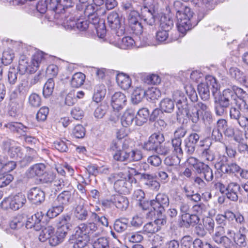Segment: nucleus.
Instances as JSON below:
<instances>
[{"label":"nucleus","mask_w":248,"mask_h":248,"mask_svg":"<svg viewBox=\"0 0 248 248\" xmlns=\"http://www.w3.org/2000/svg\"><path fill=\"white\" fill-rule=\"evenodd\" d=\"M114 160L119 162L138 161L142 158L140 151L129 148L128 142L125 139L117 138L110 145Z\"/></svg>","instance_id":"nucleus-1"},{"label":"nucleus","mask_w":248,"mask_h":248,"mask_svg":"<svg viewBox=\"0 0 248 248\" xmlns=\"http://www.w3.org/2000/svg\"><path fill=\"white\" fill-rule=\"evenodd\" d=\"M66 234L67 232L65 230L58 228L55 232L53 227L48 226L42 230L39 236V239L43 242L48 240L51 246H56L63 241Z\"/></svg>","instance_id":"nucleus-2"},{"label":"nucleus","mask_w":248,"mask_h":248,"mask_svg":"<svg viewBox=\"0 0 248 248\" xmlns=\"http://www.w3.org/2000/svg\"><path fill=\"white\" fill-rule=\"evenodd\" d=\"M176 16L177 19L178 30L185 34L192 28L191 18L193 16V12L189 7L185 6L177 11Z\"/></svg>","instance_id":"nucleus-3"},{"label":"nucleus","mask_w":248,"mask_h":248,"mask_svg":"<svg viewBox=\"0 0 248 248\" xmlns=\"http://www.w3.org/2000/svg\"><path fill=\"white\" fill-rule=\"evenodd\" d=\"M156 2L154 0H143L141 6V18L149 25L155 22L154 13Z\"/></svg>","instance_id":"nucleus-4"},{"label":"nucleus","mask_w":248,"mask_h":248,"mask_svg":"<svg viewBox=\"0 0 248 248\" xmlns=\"http://www.w3.org/2000/svg\"><path fill=\"white\" fill-rule=\"evenodd\" d=\"M13 142L10 139L3 140L1 143V148L11 158L20 160L23 155L22 150L20 147L13 146Z\"/></svg>","instance_id":"nucleus-5"},{"label":"nucleus","mask_w":248,"mask_h":248,"mask_svg":"<svg viewBox=\"0 0 248 248\" xmlns=\"http://www.w3.org/2000/svg\"><path fill=\"white\" fill-rule=\"evenodd\" d=\"M4 126L9 129L12 132L24 135L26 142L31 144L35 143L36 141L35 138L25 135V134L29 132L30 128L22 124L17 122H11L5 124Z\"/></svg>","instance_id":"nucleus-6"},{"label":"nucleus","mask_w":248,"mask_h":248,"mask_svg":"<svg viewBox=\"0 0 248 248\" xmlns=\"http://www.w3.org/2000/svg\"><path fill=\"white\" fill-rule=\"evenodd\" d=\"M164 137L159 133H154L149 138L148 140L143 145L144 150L149 151H155L158 146L164 141Z\"/></svg>","instance_id":"nucleus-7"},{"label":"nucleus","mask_w":248,"mask_h":248,"mask_svg":"<svg viewBox=\"0 0 248 248\" xmlns=\"http://www.w3.org/2000/svg\"><path fill=\"white\" fill-rule=\"evenodd\" d=\"M141 17V14L136 10L131 11L128 13L127 19L129 25L133 31V33L137 34H141L143 31V27L141 23L139 22V18Z\"/></svg>","instance_id":"nucleus-8"},{"label":"nucleus","mask_w":248,"mask_h":248,"mask_svg":"<svg viewBox=\"0 0 248 248\" xmlns=\"http://www.w3.org/2000/svg\"><path fill=\"white\" fill-rule=\"evenodd\" d=\"M151 204L155 211L161 214L164 212L165 207L169 204V197L164 193H159L156 196L155 200L151 201Z\"/></svg>","instance_id":"nucleus-9"},{"label":"nucleus","mask_w":248,"mask_h":248,"mask_svg":"<svg viewBox=\"0 0 248 248\" xmlns=\"http://www.w3.org/2000/svg\"><path fill=\"white\" fill-rule=\"evenodd\" d=\"M87 20L89 21L91 28L93 26L95 29L97 35L100 36L101 38H103L106 32L105 29L104 21L99 18L97 14H94V15L87 18Z\"/></svg>","instance_id":"nucleus-10"},{"label":"nucleus","mask_w":248,"mask_h":248,"mask_svg":"<svg viewBox=\"0 0 248 248\" xmlns=\"http://www.w3.org/2000/svg\"><path fill=\"white\" fill-rule=\"evenodd\" d=\"M235 106H232L230 109V117L231 119L236 121L239 125H244L248 122V117L242 115L240 110L243 106L238 102L235 103Z\"/></svg>","instance_id":"nucleus-11"},{"label":"nucleus","mask_w":248,"mask_h":248,"mask_svg":"<svg viewBox=\"0 0 248 248\" xmlns=\"http://www.w3.org/2000/svg\"><path fill=\"white\" fill-rule=\"evenodd\" d=\"M107 20L109 27L114 30H120V32L118 31L117 33L118 34H123L124 33V27L121 26V18L118 13L115 11H112L109 13L108 16Z\"/></svg>","instance_id":"nucleus-12"},{"label":"nucleus","mask_w":248,"mask_h":248,"mask_svg":"<svg viewBox=\"0 0 248 248\" xmlns=\"http://www.w3.org/2000/svg\"><path fill=\"white\" fill-rule=\"evenodd\" d=\"M173 99L179 110L177 112V115L179 113L183 114L184 112H186V108H188L187 99L184 93L179 91L175 92L173 94Z\"/></svg>","instance_id":"nucleus-13"},{"label":"nucleus","mask_w":248,"mask_h":248,"mask_svg":"<svg viewBox=\"0 0 248 248\" xmlns=\"http://www.w3.org/2000/svg\"><path fill=\"white\" fill-rule=\"evenodd\" d=\"M28 198L33 204L38 205L45 201V194L40 188L34 187L28 192Z\"/></svg>","instance_id":"nucleus-14"},{"label":"nucleus","mask_w":248,"mask_h":248,"mask_svg":"<svg viewBox=\"0 0 248 248\" xmlns=\"http://www.w3.org/2000/svg\"><path fill=\"white\" fill-rule=\"evenodd\" d=\"M73 200V194L71 190H64L59 194L54 202L64 210V207L71 203Z\"/></svg>","instance_id":"nucleus-15"},{"label":"nucleus","mask_w":248,"mask_h":248,"mask_svg":"<svg viewBox=\"0 0 248 248\" xmlns=\"http://www.w3.org/2000/svg\"><path fill=\"white\" fill-rule=\"evenodd\" d=\"M97 229L98 227L96 223L91 222L80 224L76 228V231H78V234H82L89 239V235L96 232Z\"/></svg>","instance_id":"nucleus-16"},{"label":"nucleus","mask_w":248,"mask_h":248,"mask_svg":"<svg viewBox=\"0 0 248 248\" xmlns=\"http://www.w3.org/2000/svg\"><path fill=\"white\" fill-rule=\"evenodd\" d=\"M43 217L42 212H38L31 217L26 219L25 227L27 229L33 228L36 231L41 229V221Z\"/></svg>","instance_id":"nucleus-17"},{"label":"nucleus","mask_w":248,"mask_h":248,"mask_svg":"<svg viewBox=\"0 0 248 248\" xmlns=\"http://www.w3.org/2000/svg\"><path fill=\"white\" fill-rule=\"evenodd\" d=\"M125 95L121 92H116L112 96L111 106L114 109L119 110L125 106L126 102Z\"/></svg>","instance_id":"nucleus-18"},{"label":"nucleus","mask_w":248,"mask_h":248,"mask_svg":"<svg viewBox=\"0 0 248 248\" xmlns=\"http://www.w3.org/2000/svg\"><path fill=\"white\" fill-rule=\"evenodd\" d=\"M141 179L146 188L155 191H157L160 188V184L159 182L155 179V178L153 175L142 173L141 174Z\"/></svg>","instance_id":"nucleus-19"},{"label":"nucleus","mask_w":248,"mask_h":248,"mask_svg":"<svg viewBox=\"0 0 248 248\" xmlns=\"http://www.w3.org/2000/svg\"><path fill=\"white\" fill-rule=\"evenodd\" d=\"M46 165L43 163H37L31 166L26 173L28 177H41L46 172Z\"/></svg>","instance_id":"nucleus-20"},{"label":"nucleus","mask_w":248,"mask_h":248,"mask_svg":"<svg viewBox=\"0 0 248 248\" xmlns=\"http://www.w3.org/2000/svg\"><path fill=\"white\" fill-rule=\"evenodd\" d=\"M10 208L14 210H17L22 207L26 202V196L24 194L19 193L10 197Z\"/></svg>","instance_id":"nucleus-21"},{"label":"nucleus","mask_w":248,"mask_h":248,"mask_svg":"<svg viewBox=\"0 0 248 248\" xmlns=\"http://www.w3.org/2000/svg\"><path fill=\"white\" fill-rule=\"evenodd\" d=\"M241 189L240 186L235 182H231L227 186L226 195L229 200L236 202L238 199V192Z\"/></svg>","instance_id":"nucleus-22"},{"label":"nucleus","mask_w":248,"mask_h":248,"mask_svg":"<svg viewBox=\"0 0 248 248\" xmlns=\"http://www.w3.org/2000/svg\"><path fill=\"white\" fill-rule=\"evenodd\" d=\"M112 203L122 211L125 210L129 206V201L127 197L121 195H114L111 198Z\"/></svg>","instance_id":"nucleus-23"},{"label":"nucleus","mask_w":248,"mask_h":248,"mask_svg":"<svg viewBox=\"0 0 248 248\" xmlns=\"http://www.w3.org/2000/svg\"><path fill=\"white\" fill-rule=\"evenodd\" d=\"M45 56L46 54L42 51H37L34 54L31 62L30 72H35L37 70L39 65L45 61Z\"/></svg>","instance_id":"nucleus-24"},{"label":"nucleus","mask_w":248,"mask_h":248,"mask_svg":"<svg viewBox=\"0 0 248 248\" xmlns=\"http://www.w3.org/2000/svg\"><path fill=\"white\" fill-rule=\"evenodd\" d=\"M216 2V0H197L195 4L200 8L201 12L204 13L214 9Z\"/></svg>","instance_id":"nucleus-25"},{"label":"nucleus","mask_w":248,"mask_h":248,"mask_svg":"<svg viewBox=\"0 0 248 248\" xmlns=\"http://www.w3.org/2000/svg\"><path fill=\"white\" fill-rule=\"evenodd\" d=\"M149 111L147 108H142L138 111L135 116V124L141 126L146 123L149 116Z\"/></svg>","instance_id":"nucleus-26"},{"label":"nucleus","mask_w":248,"mask_h":248,"mask_svg":"<svg viewBox=\"0 0 248 248\" xmlns=\"http://www.w3.org/2000/svg\"><path fill=\"white\" fill-rule=\"evenodd\" d=\"M201 158L205 162L213 161L216 157V154L214 150L212 149L210 145H207L202 150L201 153Z\"/></svg>","instance_id":"nucleus-27"},{"label":"nucleus","mask_w":248,"mask_h":248,"mask_svg":"<svg viewBox=\"0 0 248 248\" xmlns=\"http://www.w3.org/2000/svg\"><path fill=\"white\" fill-rule=\"evenodd\" d=\"M72 220L71 216L68 214L62 216L59 219L57 223L58 228H62L65 230L67 232L68 230L72 226Z\"/></svg>","instance_id":"nucleus-28"},{"label":"nucleus","mask_w":248,"mask_h":248,"mask_svg":"<svg viewBox=\"0 0 248 248\" xmlns=\"http://www.w3.org/2000/svg\"><path fill=\"white\" fill-rule=\"evenodd\" d=\"M232 89H233L235 95V102H238L241 104H243V106H245L246 105V99L248 96V93L246 92L236 86H232Z\"/></svg>","instance_id":"nucleus-29"},{"label":"nucleus","mask_w":248,"mask_h":248,"mask_svg":"<svg viewBox=\"0 0 248 248\" xmlns=\"http://www.w3.org/2000/svg\"><path fill=\"white\" fill-rule=\"evenodd\" d=\"M74 242H72L74 248H83L87 245L89 241V239L87 238L86 236L79 233L78 234V231H76L74 235Z\"/></svg>","instance_id":"nucleus-30"},{"label":"nucleus","mask_w":248,"mask_h":248,"mask_svg":"<svg viewBox=\"0 0 248 248\" xmlns=\"http://www.w3.org/2000/svg\"><path fill=\"white\" fill-rule=\"evenodd\" d=\"M74 215L77 219L85 221L88 217V212L83 204H78L75 208Z\"/></svg>","instance_id":"nucleus-31"},{"label":"nucleus","mask_w":248,"mask_h":248,"mask_svg":"<svg viewBox=\"0 0 248 248\" xmlns=\"http://www.w3.org/2000/svg\"><path fill=\"white\" fill-rule=\"evenodd\" d=\"M197 172L201 174L202 177L208 182L212 181L214 179L213 170L208 165L205 163Z\"/></svg>","instance_id":"nucleus-32"},{"label":"nucleus","mask_w":248,"mask_h":248,"mask_svg":"<svg viewBox=\"0 0 248 248\" xmlns=\"http://www.w3.org/2000/svg\"><path fill=\"white\" fill-rule=\"evenodd\" d=\"M85 79V75L81 72L75 73L70 80V85L72 87L78 88L82 86Z\"/></svg>","instance_id":"nucleus-33"},{"label":"nucleus","mask_w":248,"mask_h":248,"mask_svg":"<svg viewBox=\"0 0 248 248\" xmlns=\"http://www.w3.org/2000/svg\"><path fill=\"white\" fill-rule=\"evenodd\" d=\"M15 57L13 50L10 48L5 49L2 53L1 58L0 59V63L6 66L12 62Z\"/></svg>","instance_id":"nucleus-34"},{"label":"nucleus","mask_w":248,"mask_h":248,"mask_svg":"<svg viewBox=\"0 0 248 248\" xmlns=\"http://www.w3.org/2000/svg\"><path fill=\"white\" fill-rule=\"evenodd\" d=\"M223 215L228 221L229 224V221L233 220L234 219H235V221L237 223L241 225L243 224L245 222V219L243 216L239 213L234 214L232 212L228 210L224 212Z\"/></svg>","instance_id":"nucleus-35"},{"label":"nucleus","mask_w":248,"mask_h":248,"mask_svg":"<svg viewBox=\"0 0 248 248\" xmlns=\"http://www.w3.org/2000/svg\"><path fill=\"white\" fill-rule=\"evenodd\" d=\"M134 120H135V114L133 111L132 110H126L122 117V124L124 127H127L132 124Z\"/></svg>","instance_id":"nucleus-36"},{"label":"nucleus","mask_w":248,"mask_h":248,"mask_svg":"<svg viewBox=\"0 0 248 248\" xmlns=\"http://www.w3.org/2000/svg\"><path fill=\"white\" fill-rule=\"evenodd\" d=\"M135 44L134 39L130 36L123 37L118 43L114 44L118 45V47L121 49H126L132 48Z\"/></svg>","instance_id":"nucleus-37"},{"label":"nucleus","mask_w":248,"mask_h":248,"mask_svg":"<svg viewBox=\"0 0 248 248\" xmlns=\"http://www.w3.org/2000/svg\"><path fill=\"white\" fill-rule=\"evenodd\" d=\"M116 80L118 85L124 90L128 89L131 86V81L129 77L125 75H118Z\"/></svg>","instance_id":"nucleus-38"},{"label":"nucleus","mask_w":248,"mask_h":248,"mask_svg":"<svg viewBox=\"0 0 248 248\" xmlns=\"http://www.w3.org/2000/svg\"><path fill=\"white\" fill-rule=\"evenodd\" d=\"M26 218L21 215H18L14 217L10 222V227L13 230H17L21 228L24 225Z\"/></svg>","instance_id":"nucleus-39"},{"label":"nucleus","mask_w":248,"mask_h":248,"mask_svg":"<svg viewBox=\"0 0 248 248\" xmlns=\"http://www.w3.org/2000/svg\"><path fill=\"white\" fill-rule=\"evenodd\" d=\"M146 91L141 87H137L132 94V100L135 104L140 102L145 95H146Z\"/></svg>","instance_id":"nucleus-40"},{"label":"nucleus","mask_w":248,"mask_h":248,"mask_svg":"<svg viewBox=\"0 0 248 248\" xmlns=\"http://www.w3.org/2000/svg\"><path fill=\"white\" fill-rule=\"evenodd\" d=\"M128 224V220L125 218H121L115 220L114 224V230L118 232H122L125 231Z\"/></svg>","instance_id":"nucleus-41"},{"label":"nucleus","mask_w":248,"mask_h":248,"mask_svg":"<svg viewBox=\"0 0 248 248\" xmlns=\"http://www.w3.org/2000/svg\"><path fill=\"white\" fill-rule=\"evenodd\" d=\"M106 90L103 85H99L95 87L93 100L96 103L100 102L105 97Z\"/></svg>","instance_id":"nucleus-42"},{"label":"nucleus","mask_w":248,"mask_h":248,"mask_svg":"<svg viewBox=\"0 0 248 248\" xmlns=\"http://www.w3.org/2000/svg\"><path fill=\"white\" fill-rule=\"evenodd\" d=\"M198 91L202 100H207L210 97L209 87L208 84L201 83L198 86Z\"/></svg>","instance_id":"nucleus-43"},{"label":"nucleus","mask_w":248,"mask_h":248,"mask_svg":"<svg viewBox=\"0 0 248 248\" xmlns=\"http://www.w3.org/2000/svg\"><path fill=\"white\" fill-rule=\"evenodd\" d=\"M160 106L162 111L167 113H171L174 108L173 101L169 98L162 100L160 102Z\"/></svg>","instance_id":"nucleus-44"},{"label":"nucleus","mask_w":248,"mask_h":248,"mask_svg":"<svg viewBox=\"0 0 248 248\" xmlns=\"http://www.w3.org/2000/svg\"><path fill=\"white\" fill-rule=\"evenodd\" d=\"M171 143L173 148V152L176 154L178 159H180L182 157L183 153L181 148L182 140L173 138L171 140Z\"/></svg>","instance_id":"nucleus-45"},{"label":"nucleus","mask_w":248,"mask_h":248,"mask_svg":"<svg viewBox=\"0 0 248 248\" xmlns=\"http://www.w3.org/2000/svg\"><path fill=\"white\" fill-rule=\"evenodd\" d=\"M54 86L55 83L53 79L49 78L46 82L43 88V93L45 97H47L52 94Z\"/></svg>","instance_id":"nucleus-46"},{"label":"nucleus","mask_w":248,"mask_h":248,"mask_svg":"<svg viewBox=\"0 0 248 248\" xmlns=\"http://www.w3.org/2000/svg\"><path fill=\"white\" fill-rule=\"evenodd\" d=\"M160 21V26L161 30L169 31L173 26V20L166 16H161Z\"/></svg>","instance_id":"nucleus-47"},{"label":"nucleus","mask_w":248,"mask_h":248,"mask_svg":"<svg viewBox=\"0 0 248 248\" xmlns=\"http://www.w3.org/2000/svg\"><path fill=\"white\" fill-rule=\"evenodd\" d=\"M199 113V109L193 108L190 111H188L187 108H186V112H184L183 114H186L193 123L197 124L200 119Z\"/></svg>","instance_id":"nucleus-48"},{"label":"nucleus","mask_w":248,"mask_h":248,"mask_svg":"<svg viewBox=\"0 0 248 248\" xmlns=\"http://www.w3.org/2000/svg\"><path fill=\"white\" fill-rule=\"evenodd\" d=\"M63 211V209L59 205H56L54 201L53 206L47 211L46 216L49 218H53L59 215Z\"/></svg>","instance_id":"nucleus-49"},{"label":"nucleus","mask_w":248,"mask_h":248,"mask_svg":"<svg viewBox=\"0 0 248 248\" xmlns=\"http://www.w3.org/2000/svg\"><path fill=\"white\" fill-rule=\"evenodd\" d=\"M27 154L24 156L23 157L19 160V161H26L27 163H30L32 161L37 157V154L36 151L31 148H27Z\"/></svg>","instance_id":"nucleus-50"},{"label":"nucleus","mask_w":248,"mask_h":248,"mask_svg":"<svg viewBox=\"0 0 248 248\" xmlns=\"http://www.w3.org/2000/svg\"><path fill=\"white\" fill-rule=\"evenodd\" d=\"M93 247V248H109L108 240L104 237L99 238L94 241Z\"/></svg>","instance_id":"nucleus-51"},{"label":"nucleus","mask_w":248,"mask_h":248,"mask_svg":"<svg viewBox=\"0 0 248 248\" xmlns=\"http://www.w3.org/2000/svg\"><path fill=\"white\" fill-rule=\"evenodd\" d=\"M202 222L205 230L210 233H213L215 225L214 219L210 217H207L203 219Z\"/></svg>","instance_id":"nucleus-52"},{"label":"nucleus","mask_w":248,"mask_h":248,"mask_svg":"<svg viewBox=\"0 0 248 248\" xmlns=\"http://www.w3.org/2000/svg\"><path fill=\"white\" fill-rule=\"evenodd\" d=\"M228 158L225 155L220 156L215 165L217 170H220L222 172H224V170L227 166Z\"/></svg>","instance_id":"nucleus-53"},{"label":"nucleus","mask_w":248,"mask_h":248,"mask_svg":"<svg viewBox=\"0 0 248 248\" xmlns=\"http://www.w3.org/2000/svg\"><path fill=\"white\" fill-rule=\"evenodd\" d=\"M30 105L34 108H38L41 104V98L40 96L35 93L31 94L29 97Z\"/></svg>","instance_id":"nucleus-54"},{"label":"nucleus","mask_w":248,"mask_h":248,"mask_svg":"<svg viewBox=\"0 0 248 248\" xmlns=\"http://www.w3.org/2000/svg\"><path fill=\"white\" fill-rule=\"evenodd\" d=\"M146 95L151 100L158 99L161 95L160 91L156 87H151L146 91Z\"/></svg>","instance_id":"nucleus-55"},{"label":"nucleus","mask_w":248,"mask_h":248,"mask_svg":"<svg viewBox=\"0 0 248 248\" xmlns=\"http://www.w3.org/2000/svg\"><path fill=\"white\" fill-rule=\"evenodd\" d=\"M229 73L232 78L239 82L244 80L243 72L236 67H231L229 69Z\"/></svg>","instance_id":"nucleus-56"},{"label":"nucleus","mask_w":248,"mask_h":248,"mask_svg":"<svg viewBox=\"0 0 248 248\" xmlns=\"http://www.w3.org/2000/svg\"><path fill=\"white\" fill-rule=\"evenodd\" d=\"M18 72L14 67H10L9 69L7 78L10 84L14 85L17 81Z\"/></svg>","instance_id":"nucleus-57"},{"label":"nucleus","mask_w":248,"mask_h":248,"mask_svg":"<svg viewBox=\"0 0 248 248\" xmlns=\"http://www.w3.org/2000/svg\"><path fill=\"white\" fill-rule=\"evenodd\" d=\"M76 28L80 31H85L88 28L90 29L91 27L87 19L79 18L77 20Z\"/></svg>","instance_id":"nucleus-58"},{"label":"nucleus","mask_w":248,"mask_h":248,"mask_svg":"<svg viewBox=\"0 0 248 248\" xmlns=\"http://www.w3.org/2000/svg\"><path fill=\"white\" fill-rule=\"evenodd\" d=\"M190 214H182L180 217L179 225L181 227L188 228L190 226Z\"/></svg>","instance_id":"nucleus-59"},{"label":"nucleus","mask_w":248,"mask_h":248,"mask_svg":"<svg viewBox=\"0 0 248 248\" xmlns=\"http://www.w3.org/2000/svg\"><path fill=\"white\" fill-rule=\"evenodd\" d=\"M72 134L76 138H82L85 136V129L82 125L78 124L73 128Z\"/></svg>","instance_id":"nucleus-60"},{"label":"nucleus","mask_w":248,"mask_h":248,"mask_svg":"<svg viewBox=\"0 0 248 248\" xmlns=\"http://www.w3.org/2000/svg\"><path fill=\"white\" fill-rule=\"evenodd\" d=\"M31 69V64L29 65L27 61L24 60L19 61L18 70L21 74H24L26 72L33 73L30 72Z\"/></svg>","instance_id":"nucleus-61"},{"label":"nucleus","mask_w":248,"mask_h":248,"mask_svg":"<svg viewBox=\"0 0 248 248\" xmlns=\"http://www.w3.org/2000/svg\"><path fill=\"white\" fill-rule=\"evenodd\" d=\"M212 239L216 243L220 245L223 248H224L225 246L226 247L231 242V240L227 236L212 235Z\"/></svg>","instance_id":"nucleus-62"},{"label":"nucleus","mask_w":248,"mask_h":248,"mask_svg":"<svg viewBox=\"0 0 248 248\" xmlns=\"http://www.w3.org/2000/svg\"><path fill=\"white\" fill-rule=\"evenodd\" d=\"M127 185V183L125 180V178H123L120 181L115 182L114 187L118 191L127 192L128 191Z\"/></svg>","instance_id":"nucleus-63"},{"label":"nucleus","mask_w":248,"mask_h":248,"mask_svg":"<svg viewBox=\"0 0 248 248\" xmlns=\"http://www.w3.org/2000/svg\"><path fill=\"white\" fill-rule=\"evenodd\" d=\"M193 239L190 235H186L181 240V248H192Z\"/></svg>","instance_id":"nucleus-64"}]
</instances>
